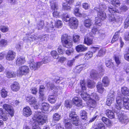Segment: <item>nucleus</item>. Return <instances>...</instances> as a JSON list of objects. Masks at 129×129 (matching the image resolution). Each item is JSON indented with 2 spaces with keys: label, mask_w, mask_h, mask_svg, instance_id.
Listing matches in <instances>:
<instances>
[{
  "label": "nucleus",
  "mask_w": 129,
  "mask_h": 129,
  "mask_svg": "<svg viewBox=\"0 0 129 129\" xmlns=\"http://www.w3.org/2000/svg\"><path fill=\"white\" fill-rule=\"evenodd\" d=\"M108 19L110 22H115L116 19L113 14H111L108 15Z\"/></svg>",
  "instance_id": "42"
},
{
  "label": "nucleus",
  "mask_w": 129,
  "mask_h": 129,
  "mask_svg": "<svg viewBox=\"0 0 129 129\" xmlns=\"http://www.w3.org/2000/svg\"><path fill=\"white\" fill-rule=\"evenodd\" d=\"M49 108V105L45 103H44L42 104L41 110L42 112L44 113H46L48 112V109Z\"/></svg>",
  "instance_id": "13"
},
{
  "label": "nucleus",
  "mask_w": 129,
  "mask_h": 129,
  "mask_svg": "<svg viewBox=\"0 0 129 129\" xmlns=\"http://www.w3.org/2000/svg\"><path fill=\"white\" fill-rule=\"evenodd\" d=\"M72 102L73 104L79 107L82 106L83 104L81 100L77 97L75 98L72 99Z\"/></svg>",
  "instance_id": "12"
},
{
  "label": "nucleus",
  "mask_w": 129,
  "mask_h": 129,
  "mask_svg": "<svg viewBox=\"0 0 129 129\" xmlns=\"http://www.w3.org/2000/svg\"><path fill=\"white\" fill-rule=\"evenodd\" d=\"M121 92L122 94L124 95L128 96L129 95V89L124 86L121 88Z\"/></svg>",
  "instance_id": "16"
},
{
  "label": "nucleus",
  "mask_w": 129,
  "mask_h": 129,
  "mask_svg": "<svg viewBox=\"0 0 129 129\" xmlns=\"http://www.w3.org/2000/svg\"><path fill=\"white\" fill-rule=\"evenodd\" d=\"M61 41L63 47L67 48H71L72 44V40L70 37L67 35H64L61 37ZM74 51L73 49L71 48L66 51V54L68 56H69L73 53Z\"/></svg>",
  "instance_id": "1"
},
{
  "label": "nucleus",
  "mask_w": 129,
  "mask_h": 129,
  "mask_svg": "<svg viewBox=\"0 0 129 129\" xmlns=\"http://www.w3.org/2000/svg\"><path fill=\"white\" fill-rule=\"evenodd\" d=\"M44 23L43 21H40L37 26L38 27V29H39L42 28L44 26Z\"/></svg>",
  "instance_id": "57"
},
{
  "label": "nucleus",
  "mask_w": 129,
  "mask_h": 129,
  "mask_svg": "<svg viewBox=\"0 0 129 129\" xmlns=\"http://www.w3.org/2000/svg\"><path fill=\"white\" fill-rule=\"evenodd\" d=\"M63 21L67 22L70 21L69 25L70 27L73 29H77L78 25V22L75 18H70L68 15H64L62 18Z\"/></svg>",
  "instance_id": "2"
},
{
  "label": "nucleus",
  "mask_w": 129,
  "mask_h": 129,
  "mask_svg": "<svg viewBox=\"0 0 129 129\" xmlns=\"http://www.w3.org/2000/svg\"><path fill=\"white\" fill-rule=\"evenodd\" d=\"M92 39L89 37H85L84 39V43L88 45H90L92 44L93 43Z\"/></svg>",
  "instance_id": "26"
},
{
  "label": "nucleus",
  "mask_w": 129,
  "mask_h": 129,
  "mask_svg": "<svg viewBox=\"0 0 129 129\" xmlns=\"http://www.w3.org/2000/svg\"><path fill=\"white\" fill-rule=\"evenodd\" d=\"M58 51L59 54H63L64 50L62 49V47L61 46H59L58 49Z\"/></svg>",
  "instance_id": "63"
},
{
  "label": "nucleus",
  "mask_w": 129,
  "mask_h": 129,
  "mask_svg": "<svg viewBox=\"0 0 129 129\" xmlns=\"http://www.w3.org/2000/svg\"><path fill=\"white\" fill-rule=\"evenodd\" d=\"M89 101V105L91 108H95L96 105V102L94 100H92L91 98Z\"/></svg>",
  "instance_id": "31"
},
{
  "label": "nucleus",
  "mask_w": 129,
  "mask_h": 129,
  "mask_svg": "<svg viewBox=\"0 0 129 129\" xmlns=\"http://www.w3.org/2000/svg\"><path fill=\"white\" fill-rule=\"evenodd\" d=\"M1 95L2 97L5 98L7 95V92L6 91L5 89H3L2 91Z\"/></svg>",
  "instance_id": "54"
},
{
  "label": "nucleus",
  "mask_w": 129,
  "mask_h": 129,
  "mask_svg": "<svg viewBox=\"0 0 129 129\" xmlns=\"http://www.w3.org/2000/svg\"><path fill=\"white\" fill-rule=\"evenodd\" d=\"M37 102V100L36 98L35 97H32L30 100L29 102L30 104H35Z\"/></svg>",
  "instance_id": "55"
},
{
  "label": "nucleus",
  "mask_w": 129,
  "mask_h": 129,
  "mask_svg": "<svg viewBox=\"0 0 129 129\" xmlns=\"http://www.w3.org/2000/svg\"><path fill=\"white\" fill-rule=\"evenodd\" d=\"M129 25V16L125 20L124 22V28H127Z\"/></svg>",
  "instance_id": "51"
},
{
  "label": "nucleus",
  "mask_w": 129,
  "mask_h": 129,
  "mask_svg": "<svg viewBox=\"0 0 129 129\" xmlns=\"http://www.w3.org/2000/svg\"><path fill=\"white\" fill-rule=\"evenodd\" d=\"M106 6L104 4H102L100 5L99 7L98 8H99L100 9V10L101 9V11H103L105 10L106 8Z\"/></svg>",
  "instance_id": "62"
},
{
  "label": "nucleus",
  "mask_w": 129,
  "mask_h": 129,
  "mask_svg": "<svg viewBox=\"0 0 129 129\" xmlns=\"http://www.w3.org/2000/svg\"><path fill=\"white\" fill-rule=\"evenodd\" d=\"M105 114L109 118L112 119L115 118V115L113 112L110 110H107L105 112Z\"/></svg>",
  "instance_id": "17"
},
{
  "label": "nucleus",
  "mask_w": 129,
  "mask_h": 129,
  "mask_svg": "<svg viewBox=\"0 0 129 129\" xmlns=\"http://www.w3.org/2000/svg\"><path fill=\"white\" fill-rule=\"evenodd\" d=\"M92 24L93 23L91 20L89 19H86L84 21V26L87 28H89Z\"/></svg>",
  "instance_id": "25"
},
{
  "label": "nucleus",
  "mask_w": 129,
  "mask_h": 129,
  "mask_svg": "<svg viewBox=\"0 0 129 129\" xmlns=\"http://www.w3.org/2000/svg\"><path fill=\"white\" fill-rule=\"evenodd\" d=\"M93 55V53L92 52L88 51L85 55L84 58L86 60H88L92 57Z\"/></svg>",
  "instance_id": "33"
},
{
  "label": "nucleus",
  "mask_w": 129,
  "mask_h": 129,
  "mask_svg": "<svg viewBox=\"0 0 129 129\" xmlns=\"http://www.w3.org/2000/svg\"><path fill=\"white\" fill-rule=\"evenodd\" d=\"M14 110L13 107L11 105H9V115L12 117L14 116Z\"/></svg>",
  "instance_id": "30"
},
{
  "label": "nucleus",
  "mask_w": 129,
  "mask_h": 129,
  "mask_svg": "<svg viewBox=\"0 0 129 129\" xmlns=\"http://www.w3.org/2000/svg\"><path fill=\"white\" fill-rule=\"evenodd\" d=\"M91 96L92 98V100H98L99 99V98L96 93H92Z\"/></svg>",
  "instance_id": "50"
},
{
  "label": "nucleus",
  "mask_w": 129,
  "mask_h": 129,
  "mask_svg": "<svg viewBox=\"0 0 129 129\" xmlns=\"http://www.w3.org/2000/svg\"><path fill=\"white\" fill-rule=\"evenodd\" d=\"M65 125L66 129H72V125L71 123L66 124Z\"/></svg>",
  "instance_id": "64"
},
{
  "label": "nucleus",
  "mask_w": 129,
  "mask_h": 129,
  "mask_svg": "<svg viewBox=\"0 0 129 129\" xmlns=\"http://www.w3.org/2000/svg\"><path fill=\"white\" fill-rule=\"evenodd\" d=\"M105 50L104 49H100L98 52V54L96 55L97 57H101L105 55Z\"/></svg>",
  "instance_id": "37"
},
{
  "label": "nucleus",
  "mask_w": 129,
  "mask_h": 129,
  "mask_svg": "<svg viewBox=\"0 0 129 129\" xmlns=\"http://www.w3.org/2000/svg\"><path fill=\"white\" fill-rule=\"evenodd\" d=\"M72 101L68 100L65 101L64 103V105L67 108H71L72 106Z\"/></svg>",
  "instance_id": "41"
},
{
  "label": "nucleus",
  "mask_w": 129,
  "mask_h": 129,
  "mask_svg": "<svg viewBox=\"0 0 129 129\" xmlns=\"http://www.w3.org/2000/svg\"><path fill=\"white\" fill-rule=\"evenodd\" d=\"M51 56L54 59H57L58 57V55L57 52L55 50L52 51L51 52Z\"/></svg>",
  "instance_id": "44"
},
{
  "label": "nucleus",
  "mask_w": 129,
  "mask_h": 129,
  "mask_svg": "<svg viewBox=\"0 0 129 129\" xmlns=\"http://www.w3.org/2000/svg\"><path fill=\"white\" fill-rule=\"evenodd\" d=\"M36 39H40V40L42 41H46L48 39V36L47 35H45L41 37V36H40L39 37H37L36 38Z\"/></svg>",
  "instance_id": "32"
},
{
  "label": "nucleus",
  "mask_w": 129,
  "mask_h": 129,
  "mask_svg": "<svg viewBox=\"0 0 129 129\" xmlns=\"http://www.w3.org/2000/svg\"><path fill=\"white\" fill-rule=\"evenodd\" d=\"M57 98L55 95H50L48 98V101L51 103H55L56 100Z\"/></svg>",
  "instance_id": "27"
},
{
  "label": "nucleus",
  "mask_w": 129,
  "mask_h": 129,
  "mask_svg": "<svg viewBox=\"0 0 129 129\" xmlns=\"http://www.w3.org/2000/svg\"><path fill=\"white\" fill-rule=\"evenodd\" d=\"M87 94L85 92L83 91L82 92L81 94V97L85 101L89 100L91 98L90 96H88L87 97H86L85 98V94Z\"/></svg>",
  "instance_id": "36"
},
{
  "label": "nucleus",
  "mask_w": 129,
  "mask_h": 129,
  "mask_svg": "<svg viewBox=\"0 0 129 129\" xmlns=\"http://www.w3.org/2000/svg\"><path fill=\"white\" fill-rule=\"evenodd\" d=\"M75 79H72L70 80L69 82V87L71 88H72L73 87V86L74 83Z\"/></svg>",
  "instance_id": "53"
},
{
  "label": "nucleus",
  "mask_w": 129,
  "mask_h": 129,
  "mask_svg": "<svg viewBox=\"0 0 129 129\" xmlns=\"http://www.w3.org/2000/svg\"><path fill=\"white\" fill-rule=\"evenodd\" d=\"M70 119L73 124L76 126L78 125H79V118L77 115L76 117H74V118H72Z\"/></svg>",
  "instance_id": "28"
},
{
  "label": "nucleus",
  "mask_w": 129,
  "mask_h": 129,
  "mask_svg": "<svg viewBox=\"0 0 129 129\" xmlns=\"http://www.w3.org/2000/svg\"><path fill=\"white\" fill-rule=\"evenodd\" d=\"M117 115L118 116L119 121L122 123L126 125L129 121L128 118L127 116L125 115L122 114H120V113H119Z\"/></svg>",
  "instance_id": "7"
},
{
  "label": "nucleus",
  "mask_w": 129,
  "mask_h": 129,
  "mask_svg": "<svg viewBox=\"0 0 129 129\" xmlns=\"http://www.w3.org/2000/svg\"><path fill=\"white\" fill-rule=\"evenodd\" d=\"M123 102V106L125 108H128V107L127 106L129 104V99L126 96L124 98H122L121 97Z\"/></svg>",
  "instance_id": "18"
},
{
  "label": "nucleus",
  "mask_w": 129,
  "mask_h": 129,
  "mask_svg": "<svg viewBox=\"0 0 129 129\" xmlns=\"http://www.w3.org/2000/svg\"><path fill=\"white\" fill-rule=\"evenodd\" d=\"M85 82L84 80L81 81L80 82L81 87L82 90H85L86 89Z\"/></svg>",
  "instance_id": "49"
},
{
  "label": "nucleus",
  "mask_w": 129,
  "mask_h": 129,
  "mask_svg": "<svg viewBox=\"0 0 129 129\" xmlns=\"http://www.w3.org/2000/svg\"><path fill=\"white\" fill-rule=\"evenodd\" d=\"M32 114L31 110L28 106H27L23 109V114L24 116L28 117L30 116Z\"/></svg>",
  "instance_id": "9"
},
{
  "label": "nucleus",
  "mask_w": 129,
  "mask_h": 129,
  "mask_svg": "<svg viewBox=\"0 0 129 129\" xmlns=\"http://www.w3.org/2000/svg\"><path fill=\"white\" fill-rule=\"evenodd\" d=\"M47 25L46 27L49 29V30H53V28L54 27L52 24V23H51L49 25V23H47Z\"/></svg>",
  "instance_id": "61"
},
{
  "label": "nucleus",
  "mask_w": 129,
  "mask_h": 129,
  "mask_svg": "<svg viewBox=\"0 0 129 129\" xmlns=\"http://www.w3.org/2000/svg\"><path fill=\"white\" fill-rule=\"evenodd\" d=\"M51 9L53 10H57L58 8L56 2L52 0L50 1Z\"/></svg>",
  "instance_id": "29"
},
{
  "label": "nucleus",
  "mask_w": 129,
  "mask_h": 129,
  "mask_svg": "<svg viewBox=\"0 0 129 129\" xmlns=\"http://www.w3.org/2000/svg\"><path fill=\"white\" fill-rule=\"evenodd\" d=\"M80 36L78 35H74L73 36V40L75 43L78 42L79 40Z\"/></svg>",
  "instance_id": "52"
},
{
  "label": "nucleus",
  "mask_w": 129,
  "mask_h": 129,
  "mask_svg": "<svg viewBox=\"0 0 129 129\" xmlns=\"http://www.w3.org/2000/svg\"><path fill=\"white\" fill-rule=\"evenodd\" d=\"M45 90V87L41 85L40 86L39 93V96L41 98L42 97L43 100L45 99L44 96Z\"/></svg>",
  "instance_id": "15"
},
{
  "label": "nucleus",
  "mask_w": 129,
  "mask_h": 129,
  "mask_svg": "<svg viewBox=\"0 0 129 129\" xmlns=\"http://www.w3.org/2000/svg\"><path fill=\"white\" fill-rule=\"evenodd\" d=\"M80 115L83 119L86 120L87 118V113L85 111H81L80 112Z\"/></svg>",
  "instance_id": "34"
},
{
  "label": "nucleus",
  "mask_w": 129,
  "mask_h": 129,
  "mask_svg": "<svg viewBox=\"0 0 129 129\" xmlns=\"http://www.w3.org/2000/svg\"><path fill=\"white\" fill-rule=\"evenodd\" d=\"M102 82L104 86H107L109 84V79L107 76L104 77L102 79Z\"/></svg>",
  "instance_id": "20"
},
{
  "label": "nucleus",
  "mask_w": 129,
  "mask_h": 129,
  "mask_svg": "<svg viewBox=\"0 0 129 129\" xmlns=\"http://www.w3.org/2000/svg\"><path fill=\"white\" fill-rule=\"evenodd\" d=\"M36 117L37 122L35 123V125L33 126L32 129H41L38 124L42 125L45 123L47 120V117L45 115H40Z\"/></svg>",
  "instance_id": "4"
},
{
  "label": "nucleus",
  "mask_w": 129,
  "mask_h": 129,
  "mask_svg": "<svg viewBox=\"0 0 129 129\" xmlns=\"http://www.w3.org/2000/svg\"><path fill=\"white\" fill-rule=\"evenodd\" d=\"M111 2L112 5L116 7L119 6L120 4L119 1L118 0H112Z\"/></svg>",
  "instance_id": "39"
},
{
  "label": "nucleus",
  "mask_w": 129,
  "mask_h": 129,
  "mask_svg": "<svg viewBox=\"0 0 129 129\" xmlns=\"http://www.w3.org/2000/svg\"><path fill=\"white\" fill-rule=\"evenodd\" d=\"M55 26L57 28H61L62 25L61 21L59 20L56 21L55 23Z\"/></svg>",
  "instance_id": "43"
},
{
  "label": "nucleus",
  "mask_w": 129,
  "mask_h": 129,
  "mask_svg": "<svg viewBox=\"0 0 129 129\" xmlns=\"http://www.w3.org/2000/svg\"><path fill=\"white\" fill-rule=\"evenodd\" d=\"M29 72V69L28 67L24 66H21L19 68L18 71V73L20 75H25Z\"/></svg>",
  "instance_id": "8"
},
{
  "label": "nucleus",
  "mask_w": 129,
  "mask_h": 129,
  "mask_svg": "<svg viewBox=\"0 0 129 129\" xmlns=\"http://www.w3.org/2000/svg\"><path fill=\"white\" fill-rule=\"evenodd\" d=\"M16 54L15 52L12 51H9V60H13L15 57Z\"/></svg>",
  "instance_id": "24"
},
{
  "label": "nucleus",
  "mask_w": 129,
  "mask_h": 129,
  "mask_svg": "<svg viewBox=\"0 0 129 129\" xmlns=\"http://www.w3.org/2000/svg\"><path fill=\"white\" fill-rule=\"evenodd\" d=\"M50 61V58L48 56H45L42 60V62L43 63L46 64Z\"/></svg>",
  "instance_id": "47"
},
{
  "label": "nucleus",
  "mask_w": 129,
  "mask_h": 129,
  "mask_svg": "<svg viewBox=\"0 0 129 129\" xmlns=\"http://www.w3.org/2000/svg\"><path fill=\"white\" fill-rule=\"evenodd\" d=\"M7 43L6 40L2 39L0 41V45L2 46H5Z\"/></svg>",
  "instance_id": "60"
},
{
  "label": "nucleus",
  "mask_w": 129,
  "mask_h": 129,
  "mask_svg": "<svg viewBox=\"0 0 129 129\" xmlns=\"http://www.w3.org/2000/svg\"><path fill=\"white\" fill-rule=\"evenodd\" d=\"M29 62L30 64V67L32 69L36 70V64L35 63L32 56L29 55L28 56Z\"/></svg>",
  "instance_id": "11"
},
{
  "label": "nucleus",
  "mask_w": 129,
  "mask_h": 129,
  "mask_svg": "<svg viewBox=\"0 0 129 129\" xmlns=\"http://www.w3.org/2000/svg\"><path fill=\"white\" fill-rule=\"evenodd\" d=\"M77 115V114L74 110L70 111L69 113V117L70 119L74 117H76Z\"/></svg>",
  "instance_id": "48"
},
{
  "label": "nucleus",
  "mask_w": 129,
  "mask_h": 129,
  "mask_svg": "<svg viewBox=\"0 0 129 129\" xmlns=\"http://www.w3.org/2000/svg\"><path fill=\"white\" fill-rule=\"evenodd\" d=\"M10 87L12 90L15 92L18 91L20 88L19 84L16 82L12 83Z\"/></svg>",
  "instance_id": "10"
},
{
  "label": "nucleus",
  "mask_w": 129,
  "mask_h": 129,
  "mask_svg": "<svg viewBox=\"0 0 129 129\" xmlns=\"http://www.w3.org/2000/svg\"><path fill=\"white\" fill-rule=\"evenodd\" d=\"M25 62L24 58L22 57H18L16 61V64L18 66L23 64Z\"/></svg>",
  "instance_id": "19"
},
{
  "label": "nucleus",
  "mask_w": 129,
  "mask_h": 129,
  "mask_svg": "<svg viewBox=\"0 0 129 129\" xmlns=\"http://www.w3.org/2000/svg\"><path fill=\"white\" fill-rule=\"evenodd\" d=\"M108 10L112 14L118 12L117 10L112 6H110L109 7Z\"/></svg>",
  "instance_id": "40"
},
{
  "label": "nucleus",
  "mask_w": 129,
  "mask_h": 129,
  "mask_svg": "<svg viewBox=\"0 0 129 129\" xmlns=\"http://www.w3.org/2000/svg\"><path fill=\"white\" fill-rule=\"evenodd\" d=\"M96 88L98 92L101 93H102L104 90L102 84L101 82H99L96 85Z\"/></svg>",
  "instance_id": "21"
},
{
  "label": "nucleus",
  "mask_w": 129,
  "mask_h": 129,
  "mask_svg": "<svg viewBox=\"0 0 129 129\" xmlns=\"http://www.w3.org/2000/svg\"><path fill=\"white\" fill-rule=\"evenodd\" d=\"M8 53H6L5 52H3L0 54V59H1L4 57L5 56H6V59L8 60L7 59V56L8 55Z\"/></svg>",
  "instance_id": "58"
},
{
  "label": "nucleus",
  "mask_w": 129,
  "mask_h": 129,
  "mask_svg": "<svg viewBox=\"0 0 129 129\" xmlns=\"http://www.w3.org/2000/svg\"><path fill=\"white\" fill-rule=\"evenodd\" d=\"M74 14L77 17H80L82 16V14L79 11L78 8L76 7L74 11Z\"/></svg>",
  "instance_id": "38"
},
{
  "label": "nucleus",
  "mask_w": 129,
  "mask_h": 129,
  "mask_svg": "<svg viewBox=\"0 0 129 129\" xmlns=\"http://www.w3.org/2000/svg\"><path fill=\"white\" fill-rule=\"evenodd\" d=\"M90 76L91 78L96 80L98 79V76L96 71L92 70L90 73Z\"/></svg>",
  "instance_id": "22"
},
{
  "label": "nucleus",
  "mask_w": 129,
  "mask_h": 129,
  "mask_svg": "<svg viewBox=\"0 0 129 129\" xmlns=\"http://www.w3.org/2000/svg\"><path fill=\"white\" fill-rule=\"evenodd\" d=\"M76 51L78 52H82L87 50V48L83 45H79L76 47Z\"/></svg>",
  "instance_id": "14"
},
{
  "label": "nucleus",
  "mask_w": 129,
  "mask_h": 129,
  "mask_svg": "<svg viewBox=\"0 0 129 129\" xmlns=\"http://www.w3.org/2000/svg\"><path fill=\"white\" fill-rule=\"evenodd\" d=\"M75 60V59H73L68 60L67 62V66L68 67H72L73 64Z\"/></svg>",
  "instance_id": "45"
},
{
  "label": "nucleus",
  "mask_w": 129,
  "mask_h": 129,
  "mask_svg": "<svg viewBox=\"0 0 129 129\" xmlns=\"http://www.w3.org/2000/svg\"><path fill=\"white\" fill-rule=\"evenodd\" d=\"M114 92L113 90H111L109 93L106 101V104L108 106H110L113 103L114 99Z\"/></svg>",
  "instance_id": "6"
},
{
  "label": "nucleus",
  "mask_w": 129,
  "mask_h": 129,
  "mask_svg": "<svg viewBox=\"0 0 129 129\" xmlns=\"http://www.w3.org/2000/svg\"><path fill=\"white\" fill-rule=\"evenodd\" d=\"M105 127L104 125L102 123H99L98 127L95 129H105Z\"/></svg>",
  "instance_id": "59"
},
{
  "label": "nucleus",
  "mask_w": 129,
  "mask_h": 129,
  "mask_svg": "<svg viewBox=\"0 0 129 129\" xmlns=\"http://www.w3.org/2000/svg\"><path fill=\"white\" fill-rule=\"evenodd\" d=\"M95 84V83L94 82L90 80H89L88 82L87 86L88 87L90 88H93Z\"/></svg>",
  "instance_id": "46"
},
{
  "label": "nucleus",
  "mask_w": 129,
  "mask_h": 129,
  "mask_svg": "<svg viewBox=\"0 0 129 129\" xmlns=\"http://www.w3.org/2000/svg\"><path fill=\"white\" fill-rule=\"evenodd\" d=\"M61 118L60 115L59 114L56 113L53 115V119L54 121H58Z\"/></svg>",
  "instance_id": "35"
},
{
  "label": "nucleus",
  "mask_w": 129,
  "mask_h": 129,
  "mask_svg": "<svg viewBox=\"0 0 129 129\" xmlns=\"http://www.w3.org/2000/svg\"><path fill=\"white\" fill-rule=\"evenodd\" d=\"M116 103L115 106V109L118 110H115V112H116L117 115L119 114L120 112V110L122 108V98L121 96H118L116 98Z\"/></svg>",
  "instance_id": "5"
},
{
  "label": "nucleus",
  "mask_w": 129,
  "mask_h": 129,
  "mask_svg": "<svg viewBox=\"0 0 129 129\" xmlns=\"http://www.w3.org/2000/svg\"><path fill=\"white\" fill-rule=\"evenodd\" d=\"M86 64H84L77 66L75 69V71L77 73H79L82 70L83 68L86 67Z\"/></svg>",
  "instance_id": "23"
},
{
  "label": "nucleus",
  "mask_w": 129,
  "mask_h": 129,
  "mask_svg": "<svg viewBox=\"0 0 129 129\" xmlns=\"http://www.w3.org/2000/svg\"><path fill=\"white\" fill-rule=\"evenodd\" d=\"M106 65L107 67L110 68L113 66V64L111 61H108L106 62Z\"/></svg>",
  "instance_id": "56"
},
{
  "label": "nucleus",
  "mask_w": 129,
  "mask_h": 129,
  "mask_svg": "<svg viewBox=\"0 0 129 129\" xmlns=\"http://www.w3.org/2000/svg\"><path fill=\"white\" fill-rule=\"evenodd\" d=\"M94 9L98 12L97 17H95V24L98 26H101L102 21L105 19L106 18V14L97 7H95Z\"/></svg>",
  "instance_id": "3"
}]
</instances>
